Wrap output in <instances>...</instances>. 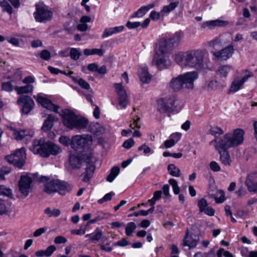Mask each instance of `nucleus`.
Returning a JSON list of instances; mask_svg holds the SVG:
<instances>
[{
    "label": "nucleus",
    "mask_w": 257,
    "mask_h": 257,
    "mask_svg": "<svg viewBox=\"0 0 257 257\" xmlns=\"http://www.w3.org/2000/svg\"><path fill=\"white\" fill-rule=\"evenodd\" d=\"M244 131L241 128H236L231 133H227L216 143V149H229L241 145L244 141Z\"/></svg>",
    "instance_id": "3"
},
{
    "label": "nucleus",
    "mask_w": 257,
    "mask_h": 257,
    "mask_svg": "<svg viewBox=\"0 0 257 257\" xmlns=\"http://www.w3.org/2000/svg\"><path fill=\"white\" fill-rule=\"evenodd\" d=\"M114 195V193L113 192H110L106 194L104 196L98 200V202L99 203H102L104 202L110 200L112 197Z\"/></svg>",
    "instance_id": "63"
},
{
    "label": "nucleus",
    "mask_w": 257,
    "mask_h": 257,
    "mask_svg": "<svg viewBox=\"0 0 257 257\" xmlns=\"http://www.w3.org/2000/svg\"><path fill=\"white\" fill-rule=\"evenodd\" d=\"M168 171L170 175L172 176L179 177L181 176V171L180 169L173 164L168 165Z\"/></svg>",
    "instance_id": "40"
},
{
    "label": "nucleus",
    "mask_w": 257,
    "mask_h": 257,
    "mask_svg": "<svg viewBox=\"0 0 257 257\" xmlns=\"http://www.w3.org/2000/svg\"><path fill=\"white\" fill-rule=\"evenodd\" d=\"M173 48L168 42V37H162L156 42L154 51L155 53L169 54Z\"/></svg>",
    "instance_id": "16"
},
{
    "label": "nucleus",
    "mask_w": 257,
    "mask_h": 257,
    "mask_svg": "<svg viewBox=\"0 0 257 257\" xmlns=\"http://www.w3.org/2000/svg\"><path fill=\"white\" fill-rule=\"evenodd\" d=\"M57 180H52L47 182L44 185V190L48 194L53 193L57 192Z\"/></svg>",
    "instance_id": "33"
},
{
    "label": "nucleus",
    "mask_w": 257,
    "mask_h": 257,
    "mask_svg": "<svg viewBox=\"0 0 257 257\" xmlns=\"http://www.w3.org/2000/svg\"><path fill=\"white\" fill-rule=\"evenodd\" d=\"M19 105L22 107V112L24 114L29 113L35 105L34 100L28 96H21L17 100Z\"/></svg>",
    "instance_id": "19"
},
{
    "label": "nucleus",
    "mask_w": 257,
    "mask_h": 257,
    "mask_svg": "<svg viewBox=\"0 0 257 257\" xmlns=\"http://www.w3.org/2000/svg\"><path fill=\"white\" fill-rule=\"evenodd\" d=\"M173 58L174 61L181 67L197 68L202 63L203 55L199 50H192L176 53Z\"/></svg>",
    "instance_id": "2"
},
{
    "label": "nucleus",
    "mask_w": 257,
    "mask_h": 257,
    "mask_svg": "<svg viewBox=\"0 0 257 257\" xmlns=\"http://www.w3.org/2000/svg\"><path fill=\"white\" fill-rule=\"evenodd\" d=\"M46 143L43 139L35 140L33 141L30 150L34 154L40 155L43 157L47 155L46 152Z\"/></svg>",
    "instance_id": "17"
},
{
    "label": "nucleus",
    "mask_w": 257,
    "mask_h": 257,
    "mask_svg": "<svg viewBox=\"0 0 257 257\" xmlns=\"http://www.w3.org/2000/svg\"><path fill=\"white\" fill-rule=\"evenodd\" d=\"M169 183L172 187L174 193L176 195L179 194L180 192V188L178 185L177 181L174 179H170L169 180Z\"/></svg>",
    "instance_id": "48"
},
{
    "label": "nucleus",
    "mask_w": 257,
    "mask_h": 257,
    "mask_svg": "<svg viewBox=\"0 0 257 257\" xmlns=\"http://www.w3.org/2000/svg\"><path fill=\"white\" fill-rule=\"evenodd\" d=\"M14 80H13L11 81L4 82L2 84V90L7 92H12L15 89V86H13L12 82H14Z\"/></svg>",
    "instance_id": "45"
},
{
    "label": "nucleus",
    "mask_w": 257,
    "mask_h": 257,
    "mask_svg": "<svg viewBox=\"0 0 257 257\" xmlns=\"http://www.w3.org/2000/svg\"><path fill=\"white\" fill-rule=\"evenodd\" d=\"M220 87V84L216 80L210 81L207 85L208 90H215Z\"/></svg>",
    "instance_id": "49"
},
{
    "label": "nucleus",
    "mask_w": 257,
    "mask_h": 257,
    "mask_svg": "<svg viewBox=\"0 0 257 257\" xmlns=\"http://www.w3.org/2000/svg\"><path fill=\"white\" fill-rule=\"evenodd\" d=\"M152 63L160 69H166L171 64L168 54L155 52L153 58Z\"/></svg>",
    "instance_id": "11"
},
{
    "label": "nucleus",
    "mask_w": 257,
    "mask_h": 257,
    "mask_svg": "<svg viewBox=\"0 0 257 257\" xmlns=\"http://www.w3.org/2000/svg\"><path fill=\"white\" fill-rule=\"evenodd\" d=\"M9 128L12 132L14 138L16 140L30 139L35 134L34 130L31 128H15L12 126H10Z\"/></svg>",
    "instance_id": "13"
},
{
    "label": "nucleus",
    "mask_w": 257,
    "mask_h": 257,
    "mask_svg": "<svg viewBox=\"0 0 257 257\" xmlns=\"http://www.w3.org/2000/svg\"><path fill=\"white\" fill-rule=\"evenodd\" d=\"M124 26L122 25L105 28L102 33V38H106L113 35L121 33L124 31Z\"/></svg>",
    "instance_id": "23"
},
{
    "label": "nucleus",
    "mask_w": 257,
    "mask_h": 257,
    "mask_svg": "<svg viewBox=\"0 0 257 257\" xmlns=\"http://www.w3.org/2000/svg\"><path fill=\"white\" fill-rule=\"evenodd\" d=\"M40 57L44 60H48L51 57L50 52L47 50H44L40 53Z\"/></svg>",
    "instance_id": "61"
},
{
    "label": "nucleus",
    "mask_w": 257,
    "mask_h": 257,
    "mask_svg": "<svg viewBox=\"0 0 257 257\" xmlns=\"http://www.w3.org/2000/svg\"><path fill=\"white\" fill-rule=\"evenodd\" d=\"M64 125L67 128L72 130L78 128L80 126V119L72 110L65 109L60 113Z\"/></svg>",
    "instance_id": "5"
},
{
    "label": "nucleus",
    "mask_w": 257,
    "mask_h": 257,
    "mask_svg": "<svg viewBox=\"0 0 257 257\" xmlns=\"http://www.w3.org/2000/svg\"><path fill=\"white\" fill-rule=\"evenodd\" d=\"M15 90L18 94L29 93L33 91V86L32 84H26L23 86H18L16 85L15 87Z\"/></svg>",
    "instance_id": "37"
},
{
    "label": "nucleus",
    "mask_w": 257,
    "mask_h": 257,
    "mask_svg": "<svg viewBox=\"0 0 257 257\" xmlns=\"http://www.w3.org/2000/svg\"><path fill=\"white\" fill-rule=\"evenodd\" d=\"M135 145V141L133 138H130L125 141L122 144V147L126 149H129Z\"/></svg>",
    "instance_id": "56"
},
{
    "label": "nucleus",
    "mask_w": 257,
    "mask_h": 257,
    "mask_svg": "<svg viewBox=\"0 0 257 257\" xmlns=\"http://www.w3.org/2000/svg\"><path fill=\"white\" fill-rule=\"evenodd\" d=\"M97 69H98V65L95 63L89 64L87 66H83L81 68V71L86 73L89 71L96 72Z\"/></svg>",
    "instance_id": "44"
},
{
    "label": "nucleus",
    "mask_w": 257,
    "mask_h": 257,
    "mask_svg": "<svg viewBox=\"0 0 257 257\" xmlns=\"http://www.w3.org/2000/svg\"><path fill=\"white\" fill-rule=\"evenodd\" d=\"M129 82L128 75L126 72H124L121 75V82L115 83L114 87L115 91L117 95V99L118 102V109L125 108L128 102V97L126 91L122 83L127 84Z\"/></svg>",
    "instance_id": "4"
},
{
    "label": "nucleus",
    "mask_w": 257,
    "mask_h": 257,
    "mask_svg": "<svg viewBox=\"0 0 257 257\" xmlns=\"http://www.w3.org/2000/svg\"><path fill=\"white\" fill-rule=\"evenodd\" d=\"M215 200L216 203H222L225 200L224 192L222 190H218L216 193Z\"/></svg>",
    "instance_id": "52"
},
{
    "label": "nucleus",
    "mask_w": 257,
    "mask_h": 257,
    "mask_svg": "<svg viewBox=\"0 0 257 257\" xmlns=\"http://www.w3.org/2000/svg\"><path fill=\"white\" fill-rule=\"evenodd\" d=\"M67 241V239L65 237L61 235L56 236L54 240V243L57 244L65 243Z\"/></svg>",
    "instance_id": "64"
},
{
    "label": "nucleus",
    "mask_w": 257,
    "mask_h": 257,
    "mask_svg": "<svg viewBox=\"0 0 257 257\" xmlns=\"http://www.w3.org/2000/svg\"><path fill=\"white\" fill-rule=\"evenodd\" d=\"M183 37L184 34L182 31L176 32L170 38L168 37V42L173 49L179 45Z\"/></svg>",
    "instance_id": "27"
},
{
    "label": "nucleus",
    "mask_w": 257,
    "mask_h": 257,
    "mask_svg": "<svg viewBox=\"0 0 257 257\" xmlns=\"http://www.w3.org/2000/svg\"><path fill=\"white\" fill-rule=\"evenodd\" d=\"M26 159V150L24 148L16 150L5 158L6 160L10 164L19 168H21L25 165Z\"/></svg>",
    "instance_id": "6"
},
{
    "label": "nucleus",
    "mask_w": 257,
    "mask_h": 257,
    "mask_svg": "<svg viewBox=\"0 0 257 257\" xmlns=\"http://www.w3.org/2000/svg\"><path fill=\"white\" fill-rule=\"evenodd\" d=\"M88 236L89 237V239L91 241H99L103 238V234L101 229L97 228L91 234L88 235Z\"/></svg>",
    "instance_id": "36"
},
{
    "label": "nucleus",
    "mask_w": 257,
    "mask_h": 257,
    "mask_svg": "<svg viewBox=\"0 0 257 257\" xmlns=\"http://www.w3.org/2000/svg\"><path fill=\"white\" fill-rule=\"evenodd\" d=\"M150 18L153 21H157L161 18H163L164 16L161 12V10L160 12H157L155 11H152L150 14Z\"/></svg>",
    "instance_id": "50"
},
{
    "label": "nucleus",
    "mask_w": 257,
    "mask_h": 257,
    "mask_svg": "<svg viewBox=\"0 0 257 257\" xmlns=\"http://www.w3.org/2000/svg\"><path fill=\"white\" fill-rule=\"evenodd\" d=\"M57 192L60 194L64 195L69 192L71 189V186L67 183L57 180Z\"/></svg>",
    "instance_id": "31"
},
{
    "label": "nucleus",
    "mask_w": 257,
    "mask_h": 257,
    "mask_svg": "<svg viewBox=\"0 0 257 257\" xmlns=\"http://www.w3.org/2000/svg\"><path fill=\"white\" fill-rule=\"evenodd\" d=\"M34 98L36 99L37 102L44 108L56 113H60L59 111L60 107L53 103L45 94L39 93L37 95H34Z\"/></svg>",
    "instance_id": "8"
},
{
    "label": "nucleus",
    "mask_w": 257,
    "mask_h": 257,
    "mask_svg": "<svg viewBox=\"0 0 257 257\" xmlns=\"http://www.w3.org/2000/svg\"><path fill=\"white\" fill-rule=\"evenodd\" d=\"M178 5L179 3L177 2H171L168 5L164 6L161 10V12L164 16L168 15L178 7Z\"/></svg>",
    "instance_id": "38"
},
{
    "label": "nucleus",
    "mask_w": 257,
    "mask_h": 257,
    "mask_svg": "<svg viewBox=\"0 0 257 257\" xmlns=\"http://www.w3.org/2000/svg\"><path fill=\"white\" fill-rule=\"evenodd\" d=\"M210 133L212 135H221L223 134L224 132L222 128L218 126L211 127L210 130Z\"/></svg>",
    "instance_id": "54"
},
{
    "label": "nucleus",
    "mask_w": 257,
    "mask_h": 257,
    "mask_svg": "<svg viewBox=\"0 0 257 257\" xmlns=\"http://www.w3.org/2000/svg\"><path fill=\"white\" fill-rule=\"evenodd\" d=\"M32 179L27 175L22 176L19 182V189L24 196H27L31 190Z\"/></svg>",
    "instance_id": "18"
},
{
    "label": "nucleus",
    "mask_w": 257,
    "mask_h": 257,
    "mask_svg": "<svg viewBox=\"0 0 257 257\" xmlns=\"http://www.w3.org/2000/svg\"><path fill=\"white\" fill-rule=\"evenodd\" d=\"M228 24L227 21L217 19L215 20L208 21L204 22L202 24V27L204 28H207L210 29H213L217 27H223Z\"/></svg>",
    "instance_id": "24"
},
{
    "label": "nucleus",
    "mask_w": 257,
    "mask_h": 257,
    "mask_svg": "<svg viewBox=\"0 0 257 257\" xmlns=\"http://www.w3.org/2000/svg\"><path fill=\"white\" fill-rule=\"evenodd\" d=\"M252 76V74L251 72L246 70L240 75L234 78L231 82L229 92H236L241 89L243 87V84Z\"/></svg>",
    "instance_id": "7"
},
{
    "label": "nucleus",
    "mask_w": 257,
    "mask_h": 257,
    "mask_svg": "<svg viewBox=\"0 0 257 257\" xmlns=\"http://www.w3.org/2000/svg\"><path fill=\"white\" fill-rule=\"evenodd\" d=\"M55 117L52 115H49L44 121L42 129L44 131H49L52 128L53 125L54 121L55 120Z\"/></svg>",
    "instance_id": "39"
},
{
    "label": "nucleus",
    "mask_w": 257,
    "mask_h": 257,
    "mask_svg": "<svg viewBox=\"0 0 257 257\" xmlns=\"http://www.w3.org/2000/svg\"><path fill=\"white\" fill-rule=\"evenodd\" d=\"M12 195V191L11 189L4 185H0V195L11 196Z\"/></svg>",
    "instance_id": "51"
},
{
    "label": "nucleus",
    "mask_w": 257,
    "mask_h": 257,
    "mask_svg": "<svg viewBox=\"0 0 257 257\" xmlns=\"http://www.w3.org/2000/svg\"><path fill=\"white\" fill-rule=\"evenodd\" d=\"M10 211L8 204L4 200L0 199V215L6 214Z\"/></svg>",
    "instance_id": "47"
},
{
    "label": "nucleus",
    "mask_w": 257,
    "mask_h": 257,
    "mask_svg": "<svg viewBox=\"0 0 257 257\" xmlns=\"http://www.w3.org/2000/svg\"><path fill=\"white\" fill-rule=\"evenodd\" d=\"M46 147L47 155L44 157H48L51 155H57L62 152L61 149L52 142H47Z\"/></svg>",
    "instance_id": "26"
},
{
    "label": "nucleus",
    "mask_w": 257,
    "mask_h": 257,
    "mask_svg": "<svg viewBox=\"0 0 257 257\" xmlns=\"http://www.w3.org/2000/svg\"><path fill=\"white\" fill-rule=\"evenodd\" d=\"M93 139L90 135L81 137V179L85 182L90 180L95 170L90 148Z\"/></svg>",
    "instance_id": "1"
},
{
    "label": "nucleus",
    "mask_w": 257,
    "mask_h": 257,
    "mask_svg": "<svg viewBox=\"0 0 257 257\" xmlns=\"http://www.w3.org/2000/svg\"><path fill=\"white\" fill-rule=\"evenodd\" d=\"M119 168L118 167H114L111 169V172L107 176L106 180L109 182H112L116 177L119 173Z\"/></svg>",
    "instance_id": "43"
},
{
    "label": "nucleus",
    "mask_w": 257,
    "mask_h": 257,
    "mask_svg": "<svg viewBox=\"0 0 257 257\" xmlns=\"http://www.w3.org/2000/svg\"><path fill=\"white\" fill-rule=\"evenodd\" d=\"M44 212L49 217H58L61 213L60 210L58 209H51L49 207L46 208Z\"/></svg>",
    "instance_id": "42"
},
{
    "label": "nucleus",
    "mask_w": 257,
    "mask_h": 257,
    "mask_svg": "<svg viewBox=\"0 0 257 257\" xmlns=\"http://www.w3.org/2000/svg\"><path fill=\"white\" fill-rule=\"evenodd\" d=\"M245 183L249 191L257 192V173L250 174L246 179Z\"/></svg>",
    "instance_id": "22"
},
{
    "label": "nucleus",
    "mask_w": 257,
    "mask_h": 257,
    "mask_svg": "<svg viewBox=\"0 0 257 257\" xmlns=\"http://www.w3.org/2000/svg\"><path fill=\"white\" fill-rule=\"evenodd\" d=\"M210 169L214 172H219L221 168L218 163L215 161H212L209 164Z\"/></svg>",
    "instance_id": "58"
},
{
    "label": "nucleus",
    "mask_w": 257,
    "mask_h": 257,
    "mask_svg": "<svg viewBox=\"0 0 257 257\" xmlns=\"http://www.w3.org/2000/svg\"><path fill=\"white\" fill-rule=\"evenodd\" d=\"M71 139L66 136H61L59 140V142L65 146H70Z\"/></svg>",
    "instance_id": "59"
},
{
    "label": "nucleus",
    "mask_w": 257,
    "mask_h": 257,
    "mask_svg": "<svg viewBox=\"0 0 257 257\" xmlns=\"http://www.w3.org/2000/svg\"><path fill=\"white\" fill-rule=\"evenodd\" d=\"M69 163L73 168H78L80 165V152L70 151Z\"/></svg>",
    "instance_id": "25"
},
{
    "label": "nucleus",
    "mask_w": 257,
    "mask_h": 257,
    "mask_svg": "<svg viewBox=\"0 0 257 257\" xmlns=\"http://www.w3.org/2000/svg\"><path fill=\"white\" fill-rule=\"evenodd\" d=\"M178 102V101L175 96H168L158 101V108L162 111H166L169 109L175 108Z\"/></svg>",
    "instance_id": "12"
},
{
    "label": "nucleus",
    "mask_w": 257,
    "mask_h": 257,
    "mask_svg": "<svg viewBox=\"0 0 257 257\" xmlns=\"http://www.w3.org/2000/svg\"><path fill=\"white\" fill-rule=\"evenodd\" d=\"M137 228V225L134 222H128L125 228V232L127 236H131L133 235V233Z\"/></svg>",
    "instance_id": "41"
},
{
    "label": "nucleus",
    "mask_w": 257,
    "mask_h": 257,
    "mask_svg": "<svg viewBox=\"0 0 257 257\" xmlns=\"http://www.w3.org/2000/svg\"><path fill=\"white\" fill-rule=\"evenodd\" d=\"M155 7V4H150L147 6L141 7L133 16V17L142 18L151 9Z\"/></svg>",
    "instance_id": "30"
},
{
    "label": "nucleus",
    "mask_w": 257,
    "mask_h": 257,
    "mask_svg": "<svg viewBox=\"0 0 257 257\" xmlns=\"http://www.w3.org/2000/svg\"><path fill=\"white\" fill-rule=\"evenodd\" d=\"M222 49L215 50L212 52L213 55L218 60H226L230 58L234 52V47L229 44Z\"/></svg>",
    "instance_id": "14"
},
{
    "label": "nucleus",
    "mask_w": 257,
    "mask_h": 257,
    "mask_svg": "<svg viewBox=\"0 0 257 257\" xmlns=\"http://www.w3.org/2000/svg\"><path fill=\"white\" fill-rule=\"evenodd\" d=\"M182 137V134L178 132H176L172 134L170 137L169 138L175 143H177L178 142H179Z\"/></svg>",
    "instance_id": "53"
},
{
    "label": "nucleus",
    "mask_w": 257,
    "mask_h": 257,
    "mask_svg": "<svg viewBox=\"0 0 257 257\" xmlns=\"http://www.w3.org/2000/svg\"><path fill=\"white\" fill-rule=\"evenodd\" d=\"M232 39L231 34L227 33L220 35L212 42V46L214 50H217L221 48L231 44Z\"/></svg>",
    "instance_id": "15"
},
{
    "label": "nucleus",
    "mask_w": 257,
    "mask_h": 257,
    "mask_svg": "<svg viewBox=\"0 0 257 257\" xmlns=\"http://www.w3.org/2000/svg\"><path fill=\"white\" fill-rule=\"evenodd\" d=\"M138 74L140 80L143 83H148L151 80V75L148 72V67L146 65L139 66Z\"/></svg>",
    "instance_id": "20"
},
{
    "label": "nucleus",
    "mask_w": 257,
    "mask_h": 257,
    "mask_svg": "<svg viewBox=\"0 0 257 257\" xmlns=\"http://www.w3.org/2000/svg\"><path fill=\"white\" fill-rule=\"evenodd\" d=\"M232 70V67L229 65L221 66L218 69V73L222 77H226L228 73Z\"/></svg>",
    "instance_id": "46"
},
{
    "label": "nucleus",
    "mask_w": 257,
    "mask_h": 257,
    "mask_svg": "<svg viewBox=\"0 0 257 257\" xmlns=\"http://www.w3.org/2000/svg\"><path fill=\"white\" fill-rule=\"evenodd\" d=\"M198 243V240L193 238L189 232H187L183 239V245L188 246L189 248H194Z\"/></svg>",
    "instance_id": "29"
},
{
    "label": "nucleus",
    "mask_w": 257,
    "mask_h": 257,
    "mask_svg": "<svg viewBox=\"0 0 257 257\" xmlns=\"http://www.w3.org/2000/svg\"><path fill=\"white\" fill-rule=\"evenodd\" d=\"M141 26V23L140 22H131L127 21L126 23V27L129 29H134L137 28Z\"/></svg>",
    "instance_id": "57"
},
{
    "label": "nucleus",
    "mask_w": 257,
    "mask_h": 257,
    "mask_svg": "<svg viewBox=\"0 0 257 257\" xmlns=\"http://www.w3.org/2000/svg\"><path fill=\"white\" fill-rule=\"evenodd\" d=\"M71 58L74 60H77L79 58L80 53L79 51L75 48H71L70 51Z\"/></svg>",
    "instance_id": "62"
},
{
    "label": "nucleus",
    "mask_w": 257,
    "mask_h": 257,
    "mask_svg": "<svg viewBox=\"0 0 257 257\" xmlns=\"http://www.w3.org/2000/svg\"><path fill=\"white\" fill-rule=\"evenodd\" d=\"M199 77L196 71H191L179 75V78L182 79L184 88L193 89L194 87V82Z\"/></svg>",
    "instance_id": "10"
},
{
    "label": "nucleus",
    "mask_w": 257,
    "mask_h": 257,
    "mask_svg": "<svg viewBox=\"0 0 257 257\" xmlns=\"http://www.w3.org/2000/svg\"><path fill=\"white\" fill-rule=\"evenodd\" d=\"M56 250V247L54 245L49 246L45 250V256L47 257L50 256Z\"/></svg>",
    "instance_id": "60"
},
{
    "label": "nucleus",
    "mask_w": 257,
    "mask_h": 257,
    "mask_svg": "<svg viewBox=\"0 0 257 257\" xmlns=\"http://www.w3.org/2000/svg\"><path fill=\"white\" fill-rule=\"evenodd\" d=\"M139 151H143V153L146 155H149L153 153L151 148L146 144H143L138 148Z\"/></svg>",
    "instance_id": "55"
},
{
    "label": "nucleus",
    "mask_w": 257,
    "mask_h": 257,
    "mask_svg": "<svg viewBox=\"0 0 257 257\" xmlns=\"http://www.w3.org/2000/svg\"><path fill=\"white\" fill-rule=\"evenodd\" d=\"M170 87L175 91H178L184 88L182 79L179 78V75L173 78L170 82Z\"/></svg>",
    "instance_id": "32"
},
{
    "label": "nucleus",
    "mask_w": 257,
    "mask_h": 257,
    "mask_svg": "<svg viewBox=\"0 0 257 257\" xmlns=\"http://www.w3.org/2000/svg\"><path fill=\"white\" fill-rule=\"evenodd\" d=\"M198 206L200 212H204L205 214L210 216H212L214 215V209L211 206H208L207 201L204 198H202L198 201Z\"/></svg>",
    "instance_id": "21"
},
{
    "label": "nucleus",
    "mask_w": 257,
    "mask_h": 257,
    "mask_svg": "<svg viewBox=\"0 0 257 257\" xmlns=\"http://www.w3.org/2000/svg\"><path fill=\"white\" fill-rule=\"evenodd\" d=\"M36 12L34 13L36 20L39 22H44L50 20L52 18V13L44 5H36Z\"/></svg>",
    "instance_id": "9"
},
{
    "label": "nucleus",
    "mask_w": 257,
    "mask_h": 257,
    "mask_svg": "<svg viewBox=\"0 0 257 257\" xmlns=\"http://www.w3.org/2000/svg\"><path fill=\"white\" fill-rule=\"evenodd\" d=\"M227 149H216L220 154V160L221 163L226 166H230L231 163V160L228 152L226 151Z\"/></svg>",
    "instance_id": "28"
},
{
    "label": "nucleus",
    "mask_w": 257,
    "mask_h": 257,
    "mask_svg": "<svg viewBox=\"0 0 257 257\" xmlns=\"http://www.w3.org/2000/svg\"><path fill=\"white\" fill-rule=\"evenodd\" d=\"M81 87L88 90L87 94H84L86 99L93 105L95 106L92 99V90L90 88V85L85 81L81 79Z\"/></svg>",
    "instance_id": "35"
},
{
    "label": "nucleus",
    "mask_w": 257,
    "mask_h": 257,
    "mask_svg": "<svg viewBox=\"0 0 257 257\" xmlns=\"http://www.w3.org/2000/svg\"><path fill=\"white\" fill-rule=\"evenodd\" d=\"M70 146H71V151L75 152H80V136L75 135L73 136L70 140Z\"/></svg>",
    "instance_id": "34"
}]
</instances>
